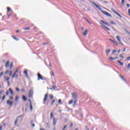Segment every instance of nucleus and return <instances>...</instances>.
Instances as JSON below:
<instances>
[{
	"mask_svg": "<svg viewBox=\"0 0 130 130\" xmlns=\"http://www.w3.org/2000/svg\"><path fill=\"white\" fill-rule=\"evenodd\" d=\"M0 130H3V126H0Z\"/></svg>",
	"mask_w": 130,
	"mask_h": 130,
	"instance_id": "13d9d810",
	"label": "nucleus"
},
{
	"mask_svg": "<svg viewBox=\"0 0 130 130\" xmlns=\"http://www.w3.org/2000/svg\"><path fill=\"white\" fill-rule=\"evenodd\" d=\"M24 74L26 76V77L28 78V71L27 70H24Z\"/></svg>",
	"mask_w": 130,
	"mask_h": 130,
	"instance_id": "4468645a",
	"label": "nucleus"
},
{
	"mask_svg": "<svg viewBox=\"0 0 130 130\" xmlns=\"http://www.w3.org/2000/svg\"><path fill=\"white\" fill-rule=\"evenodd\" d=\"M109 40H110V41L111 42H112L113 43L114 42V41L113 40L111 39H110Z\"/></svg>",
	"mask_w": 130,
	"mask_h": 130,
	"instance_id": "ea45409f",
	"label": "nucleus"
},
{
	"mask_svg": "<svg viewBox=\"0 0 130 130\" xmlns=\"http://www.w3.org/2000/svg\"><path fill=\"white\" fill-rule=\"evenodd\" d=\"M5 99H6V95H5V94H4L3 95V96L2 97V101H4V100H5Z\"/></svg>",
	"mask_w": 130,
	"mask_h": 130,
	"instance_id": "bb28decb",
	"label": "nucleus"
},
{
	"mask_svg": "<svg viewBox=\"0 0 130 130\" xmlns=\"http://www.w3.org/2000/svg\"><path fill=\"white\" fill-rule=\"evenodd\" d=\"M120 78H121V79H124V78H123V77L122 76H121V75H120Z\"/></svg>",
	"mask_w": 130,
	"mask_h": 130,
	"instance_id": "e2e57ef3",
	"label": "nucleus"
},
{
	"mask_svg": "<svg viewBox=\"0 0 130 130\" xmlns=\"http://www.w3.org/2000/svg\"><path fill=\"white\" fill-rule=\"evenodd\" d=\"M7 103L8 105H10V106H12V105H13V101L9 100H7Z\"/></svg>",
	"mask_w": 130,
	"mask_h": 130,
	"instance_id": "9d476101",
	"label": "nucleus"
},
{
	"mask_svg": "<svg viewBox=\"0 0 130 130\" xmlns=\"http://www.w3.org/2000/svg\"><path fill=\"white\" fill-rule=\"evenodd\" d=\"M113 43V44H115V45H118V44H117V42L114 41Z\"/></svg>",
	"mask_w": 130,
	"mask_h": 130,
	"instance_id": "2f4dec72",
	"label": "nucleus"
},
{
	"mask_svg": "<svg viewBox=\"0 0 130 130\" xmlns=\"http://www.w3.org/2000/svg\"><path fill=\"white\" fill-rule=\"evenodd\" d=\"M16 91H17V92H19V91H20V89H19V88H18V87H17V88H16Z\"/></svg>",
	"mask_w": 130,
	"mask_h": 130,
	"instance_id": "a18cd8bd",
	"label": "nucleus"
},
{
	"mask_svg": "<svg viewBox=\"0 0 130 130\" xmlns=\"http://www.w3.org/2000/svg\"><path fill=\"white\" fill-rule=\"evenodd\" d=\"M40 80H43L42 76L40 74H38V81H40Z\"/></svg>",
	"mask_w": 130,
	"mask_h": 130,
	"instance_id": "1a4fd4ad",
	"label": "nucleus"
},
{
	"mask_svg": "<svg viewBox=\"0 0 130 130\" xmlns=\"http://www.w3.org/2000/svg\"><path fill=\"white\" fill-rule=\"evenodd\" d=\"M61 102H62V101H61V99H59V100H58V103H59V104H60V103H61Z\"/></svg>",
	"mask_w": 130,
	"mask_h": 130,
	"instance_id": "f704fd0d",
	"label": "nucleus"
},
{
	"mask_svg": "<svg viewBox=\"0 0 130 130\" xmlns=\"http://www.w3.org/2000/svg\"><path fill=\"white\" fill-rule=\"evenodd\" d=\"M13 66H14V65H13V62H11V64H10V69H12L13 68Z\"/></svg>",
	"mask_w": 130,
	"mask_h": 130,
	"instance_id": "4be33fe9",
	"label": "nucleus"
},
{
	"mask_svg": "<svg viewBox=\"0 0 130 130\" xmlns=\"http://www.w3.org/2000/svg\"><path fill=\"white\" fill-rule=\"evenodd\" d=\"M102 14H103L104 15H105L106 16H107L108 17H110V18H111L112 17V15H111V14H110L109 13L105 11H102Z\"/></svg>",
	"mask_w": 130,
	"mask_h": 130,
	"instance_id": "f257e3e1",
	"label": "nucleus"
},
{
	"mask_svg": "<svg viewBox=\"0 0 130 130\" xmlns=\"http://www.w3.org/2000/svg\"><path fill=\"white\" fill-rule=\"evenodd\" d=\"M14 77H15V78H18V74H15Z\"/></svg>",
	"mask_w": 130,
	"mask_h": 130,
	"instance_id": "bf43d9fd",
	"label": "nucleus"
},
{
	"mask_svg": "<svg viewBox=\"0 0 130 130\" xmlns=\"http://www.w3.org/2000/svg\"><path fill=\"white\" fill-rule=\"evenodd\" d=\"M5 79H6V82H10V77H8L7 76L4 77Z\"/></svg>",
	"mask_w": 130,
	"mask_h": 130,
	"instance_id": "f3484780",
	"label": "nucleus"
},
{
	"mask_svg": "<svg viewBox=\"0 0 130 130\" xmlns=\"http://www.w3.org/2000/svg\"><path fill=\"white\" fill-rule=\"evenodd\" d=\"M101 24H102V25H106V26H109V24H108V23L106 22V21H104V20H101Z\"/></svg>",
	"mask_w": 130,
	"mask_h": 130,
	"instance_id": "6e6552de",
	"label": "nucleus"
},
{
	"mask_svg": "<svg viewBox=\"0 0 130 130\" xmlns=\"http://www.w3.org/2000/svg\"><path fill=\"white\" fill-rule=\"evenodd\" d=\"M110 51H111V50L110 49H108L106 50V53H107V54L110 53Z\"/></svg>",
	"mask_w": 130,
	"mask_h": 130,
	"instance_id": "5701e85b",
	"label": "nucleus"
},
{
	"mask_svg": "<svg viewBox=\"0 0 130 130\" xmlns=\"http://www.w3.org/2000/svg\"><path fill=\"white\" fill-rule=\"evenodd\" d=\"M77 102H78V100L74 101V105H77Z\"/></svg>",
	"mask_w": 130,
	"mask_h": 130,
	"instance_id": "c756f323",
	"label": "nucleus"
},
{
	"mask_svg": "<svg viewBox=\"0 0 130 130\" xmlns=\"http://www.w3.org/2000/svg\"><path fill=\"white\" fill-rule=\"evenodd\" d=\"M29 101L30 111H33V106H32V103H31V100H29Z\"/></svg>",
	"mask_w": 130,
	"mask_h": 130,
	"instance_id": "9b49d317",
	"label": "nucleus"
},
{
	"mask_svg": "<svg viewBox=\"0 0 130 130\" xmlns=\"http://www.w3.org/2000/svg\"><path fill=\"white\" fill-rule=\"evenodd\" d=\"M72 98H73V99H78V94H77V93H76V92H73L72 93Z\"/></svg>",
	"mask_w": 130,
	"mask_h": 130,
	"instance_id": "39448f33",
	"label": "nucleus"
},
{
	"mask_svg": "<svg viewBox=\"0 0 130 130\" xmlns=\"http://www.w3.org/2000/svg\"><path fill=\"white\" fill-rule=\"evenodd\" d=\"M111 23L112 24V25H116V24L113 21H111Z\"/></svg>",
	"mask_w": 130,
	"mask_h": 130,
	"instance_id": "de8ad7c7",
	"label": "nucleus"
},
{
	"mask_svg": "<svg viewBox=\"0 0 130 130\" xmlns=\"http://www.w3.org/2000/svg\"><path fill=\"white\" fill-rule=\"evenodd\" d=\"M47 98H48V94L47 93L45 95L44 101H43V104H45V101L47 100Z\"/></svg>",
	"mask_w": 130,
	"mask_h": 130,
	"instance_id": "423d86ee",
	"label": "nucleus"
},
{
	"mask_svg": "<svg viewBox=\"0 0 130 130\" xmlns=\"http://www.w3.org/2000/svg\"><path fill=\"white\" fill-rule=\"evenodd\" d=\"M18 119H16L15 120V122H14V124H15V125H16L17 123H18Z\"/></svg>",
	"mask_w": 130,
	"mask_h": 130,
	"instance_id": "a878e982",
	"label": "nucleus"
},
{
	"mask_svg": "<svg viewBox=\"0 0 130 130\" xmlns=\"http://www.w3.org/2000/svg\"><path fill=\"white\" fill-rule=\"evenodd\" d=\"M119 56L121 58H122V59H124V57H123V56H122V55L120 54Z\"/></svg>",
	"mask_w": 130,
	"mask_h": 130,
	"instance_id": "c85d7f7f",
	"label": "nucleus"
},
{
	"mask_svg": "<svg viewBox=\"0 0 130 130\" xmlns=\"http://www.w3.org/2000/svg\"><path fill=\"white\" fill-rule=\"evenodd\" d=\"M85 129H86V130H89V127L86 126H85Z\"/></svg>",
	"mask_w": 130,
	"mask_h": 130,
	"instance_id": "37998d69",
	"label": "nucleus"
},
{
	"mask_svg": "<svg viewBox=\"0 0 130 130\" xmlns=\"http://www.w3.org/2000/svg\"><path fill=\"white\" fill-rule=\"evenodd\" d=\"M116 39L118 40V41L119 42H120V43L122 45H123V44H122V43H121V41L120 40V38L119 37V36H116Z\"/></svg>",
	"mask_w": 130,
	"mask_h": 130,
	"instance_id": "f8f14e48",
	"label": "nucleus"
},
{
	"mask_svg": "<svg viewBox=\"0 0 130 130\" xmlns=\"http://www.w3.org/2000/svg\"><path fill=\"white\" fill-rule=\"evenodd\" d=\"M119 52H120V49H119V50H118V53H119Z\"/></svg>",
	"mask_w": 130,
	"mask_h": 130,
	"instance_id": "69168bd1",
	"label": "nucleus"
},
{
	"mask_svg": "<svg viewBox=\"0 0 130 130\" xmlns=\"http://www.w3.org/2000/svg\"><path fill=\"white\" fill-rule=\"evenodd\" d=\"M40 130H46L45 129H43V128H40Z\"/></svg>",
	"mask_w": 130,
	"mask_h": 130,
	"instance_id": "338daca9",
	"label": "nucleus"
},
{
	"mask_svg": "<svg viewBox=\"0 0 130 130\" xmlns=\"http://www.w3.org/2000/svg\"><path fill=\"white\" fill-rule=\"evenodd\" d=\"M128 13L129 16H130V9L128 10Z\"/></svg>",
	"mask_w": 130,
	"mask_h": 130,
	"instance_id": "603ef678",
	"label": "nucleus"
},
{
	"mask_svg": "<svg viewBox=\"0 0 130 130\" xmlns=\"http://www.w3.org/2000/svg\"><path fill=\"white\" fill-rule=\"evenodd\" d=\"M116 52V50H114L113 51H112V53L113 54H114V53H115Z\"/></svg>",
	"mask_w": 130,
	"mask_h": 130,
	"instance_id": "58836bf2",
	"label": "nucleus"
},
{
	"mask_svg": "<svg viewBox=\"0 0 130 130\" xmlns=\"http://www.w3.org/2000/svg\"><path fill=\"white\" fill-rule=\"evenodd\" d=\"M110 59H111L112 60H114V58H113L112 57H110Z\"/></svg>",
	"mask_w": 130,
	"mask_h": 130,
	"instance_id": "c03bdc74",
	"label": "nucleus"
},
{
	"mask_svg": "<svg viewBox=\"0 0 130 130\" xmlns=\"http://www.w3.org/2000/svg\"><path fill=\"white\" fill-rule=\"evenodd\" d=\"M22 99L24 101H26V100H27V98H26V96L25 95L22 96Z\"/></svg>",
	"mask_w": 130,
	"mask_h": 130,
	"instance_id": "412c9836",
	"label": "nucleus"
},
{
	"mask_svg": "<svg viewBox=\"0 0 130 130\" xmlns=\"http://www.w3.org/2000/svg\"><path fill=\"white\" fill-rule=\"evenodd\" d=\"M31 126H32L33 127H34L35 126V124L33 123L32 125H31Z\"/></svg>",
	"mask_w": 130,
	"mask_h": 130,
	"instance_id": "680f3d73",
	"label": "nucleus"
},
{
	"mask_svg": "<svg viewBox=\"0 0 130 130\" xmlns=\"http://www.w3.org/2000/svg\"><path fill=\"white\" fill-rule=\"evenodd\" d=\"M10 76H13V72L12 71H10Z\"/></svg>",
	"mask_w": 130,
	"mask_h": 130,
	"instance_id": "72a5a7b5",
	"label": "nucleus"
},
{
	"mask_svg": "<svg viewBox=\"0 0 130 130\" xmlns=\"http://www.w3.org/2000/svg\"><path fill=\"white\" fill-rule=\"evenodd\" d=\"M88 29H85L84 32L83 33L84 36H86L88 34Z\"/></svg>",
	"mask_w": 130,
	"mask_h": 130,
	"instance_id": "dca6fc26",
	"label": "nucleus"
},
{
	"mask_svg": "<svg viewBox=\"0 0 130 130\" xmlns=\"http://www.w3.org/2000/svg\"><path fill=\"white\" fill-rule=\"evenodd\" d=\"M129 58H130V56L128 57L127 58V59H129Z\"/></svg>",
	"mask_w": 130,
	"mask_h": 130,
	"instance_id": "774afa93",
	"label": "nucleus"
},
{
	"mask_svg": "<svg viewBox=\"0 0 130 130\" xmlns=\"http://www.w3.org/2000/svg\"><path fill=\"white\" fill-rule=\"evenodd\" d=\"M4 90H2L0 91V95L1 94H2V93H4Z\"/></svg>",
	"mask_w": 130,
	"mask_h": 130,
	"instance_id": "5fc2aeb1",
	"label": "nucleus"
},
{
	"mask_svg": "<svg viewBox=\"0 0 130 130\" xmlns=\"http://www.w3.org/2000/svg\"><path fill=\"white\" fill-rule=\"evenodd\" d=\"M85 20L88 22V23H89V24H90V25L92 24L91 22H90V21H88V20L87 18H85Z\"/></svg>",
	"mask_w": 130,
	"mask_h": 130,
	"instance_id": "4c0bfd02",
	"label": "nucleus"
},
{
	"mask_svg": "<svg viewBox=\"0 0 130 130\" xmlns=\"http://www.w3.org/2000/svg\"><path fill=\"white\" fill-rule=\"evenodd\" d=\"M102 25V28L103 29H105V30H107L108 31H110V28H108L107 26L102 24V23H100Z\"/></svg>",
	"mask_w": 130,
	"mask_h": 130,
	"instance_id": "20e7f679",
	"label": "nucleus"
},
{
	"mask_svg": "<svg viewBox=\"0 0 130 130\" xmlns=\"http://www.w3.org/2000/svg\"><path fill=\"white\" fill-rule=\"evenodd\" d=\"M67 126H67V125H65L64 126L63 128H62V130L66 129V128H67Z\"/></svg>",
	"mask_w": 130,
	"mask_h": 130,
	"instance_id": "473e14b6",
	"label": "nucleus"
},
{
	"mask_svg": "<svg viewBox=\"0 0 130 130\" xmlns=\"http://www.w3.org/2000/svg\"><path fill=\"white\" fill-rule=\"evenodd\" d=\"M111 10L113 13H114V14H115V15H117V16H118V17H119L120 18H122V16H121V15H120V14H119L118 12H116L115 10L112 9Z\"/></svg>",
	"mask_w": 130,
	"mask_h": 130,
	"instance_id": "f03ea898",
	"label": "nucleus"
},
{
	"mask_svg": "<svg viewBox=\"0 0 130 130\" xmlns=\"http://www.w3.org/2000/svg\"><path fill=\"white\" fill-rule=\"evenodd\" d=\"M120 64L121 66H123V63H122V62H120Z\"/></svg>",
	"mask_w": 130,
	"mask_h": 130,
	"instance_id": "864d4df0",
	"label": "nucleus"
},
{
	"mask_svg": "<svg viewBox=\"0 0 130 130\" xmlns=\"http://www.w3.org/2000/svg\"><path fill=\"white\" fill-rule=\"evenodd\" d=\"M10 92H9V91H6V95L7 96H9V94Z\"/></svg>",
	"mask_w": 130,
	"mask_h": 130,
	"instance_id": "09e8293b",
	"label": "nucleus"
},
{
	"mask_svg": "<svg viewBox=\"0 0 130 130\" xmlns=\"http://www.w3.org/2000/svg\"><path fill=\"white\" fill-rule=\"evenodd\" d=\"M126 6H127V7H129V4H127Z\"/></svg>",
	"mask_w": 130,
	"mask_h": 130,
	"instance_id": "0e129e2a",
	"label": "nucleus"
},
{
	"mask_svg": "<svg viewBox=\"0 0 130 130\" xmlns=\"http://www.w3.org/2000/svg\"><path fill=\"white\" fill-rule=\"evenodd\" d=\"M9 90L10 92V93L11 94V95H14V91H13V89H12V88H10L9 89Z\"/></svg>",
	"mask_w": 130,
	"mask_h": 130,
	"instance_id": "2eb2a0df",
	"label": "nucleus"
},
{
	"mask_svg": "<svg viewBox=\"0 0 130 130\" xmlns=\"http://www.w3.org/2000/svg\"><path fill=\"white\" fill-rule=\"evenodd\" d=\"M18 96H16V99H15V101H17L18 100Z\"/></svg>",
	"mask_w": 130,
	"mask_h": 130,
	"instance_id": "052dcab7",
	"label": "nucleus"
},
{
	"mask_svg": "<svg viewBox=\"0 0 130 130\" xmlns=\"http://www.w3.org/2000/svg\"><path fill=\"white\" fill-rule=\"evenodd\" d=\"M10 99L11 100H14V97H13V96H10Z\"/></svg>",
	"mask_w": 130,
	"mask_h": 130,
	"instance_id": "e433bc0d",
	"label": "nucleus"
},
{
	"mask_svg": "<svg viewBox=\"0 0 130 130\" xmlns=\"http://www.w3.org/2000/svg\"><path fill=\"white\" fill-rule=\"evenodd\" d=\"M32 96H33V89H30L29 90L28 97H29V98H31V97H32Z\"/></svg>",
	"mask_w": 130,
	"mask_h": 130,
	"instance_id": "0eeeda50",
	"label": "nucleus"
},
{
	"mask_svg": "<svg viewBox=\"0 0 130 130\" xmlns=\"http://www.w3.org/2000/svg\"><path fill=\"white\" fill-rule=\"evenodd\" d=\"M118 59V57H115L114 58V60H115V59Z\"/></svg>",
	"mask_w": 130,
	"mask_h": 130,
	"instance_id": "3c124183",
	"label": "nucleus"
},
{
	"mask_svg": "<svg viewBox=\"0 0 130 130\" xmlns=\"http://www.w3.org/2000/svg\"><path fill=\"white\" fill-rule=\"evenodd\" d=\"M17 73H18V70H17L14 73L13 75L12 76V78L14 79V78H15V75H16V74H17Z\"/></svg>",
	"mask_w": 130,
	"mask_h": 130,
	"instance_id": "6ab92c4d",
	"label": "nucleus"
},
{
	"mask_svg": "<svg viewBox=\"0 0 130 130\" xmlns=\"http://www.w3.org/2000/svg\"><path fill=\"white\" fill-rule=\"evenodd\" d=\"M54 102H55V101L53 100L52 103L51 104V105H53V103H54Z\"/></svg>",
	"mask_w": 130,
	"mask_h": 130,
	"instance_id": "79ce46f5",
	"label": "nucleus"
},
{
	"mask_svg": "<svg viewBox=\"0 0 130 130\" xmlns=\"http://www.w3.org/2000/svg\"><path fill=\"white\" fill-rule=\"evenodd\" d=\"M56 124V121L55 120V118H53V125H55Z\"/></svg>",
	"mask_w": 130,
	"mask_h": 130,
	"instance_id": "a211bd4d",
	"label": "nucleus"
},
{
	"mask_svg": "<svg viewBox=\"0 0 130 130\" xmlns=\"http://www.w3.org/2000/svg\"><path fill=\"white\" fill-rule=\"evenodd\" d=\"M73 102H74V100L73 99L71 100L69 102V105H71V104H73Z\"/></svg>",
	"mask_w": 130,
	"mask_h": 130,
	"instance_id": "aec40b11",
	"label": "nucleus"
},
{
	"mask_svg": "<svg viewBox=\"0 0 130 130\" xmlns=\"http://www.w3.org/2000/svg\"><path fill=\"white\" fill-rule=\"evenodd\" d=\"M25 31H27L28 30H30L29 27H27L26 28H23Z\"/></svg>",
	"mask_w": 130,
	"mask_h": 130,
	"instance_id": "b1692460",
	"label": "nucleus"
},
{
	"mask_svg": "<svg viewBox=\"0 0 130 130\" xmlns=\"http://www.w3.org/2000/svg\"><path fill=\"white\" fill-rule=\"evenodd\" d=\"M129 68H130V63H129L128 64V65L127 66V70H129Z\"/></svg>",
	"mask_w": 130,
	"mask_h": 130,
	"instance_id": "7c9ffc66",
	"label": "nucleus"
},
{
	"mask_svg": "<svg viewBox=\"0 0 130 130\" xmlns=\"http://www.w3.org/2000/svg\"><path fill=\"white\" fill-rule=\"evenodd\" d=\"M53 90H55V86L54 85L52 86Z\"/></svg>",
	"mask_w": 130,
	"mask_h": 130,
	"instance_id": "8fccbe9b",
	"label": "nucleus"
},
{
	"mask_svg": "<svg viewBox=\"0 0 130 130\" xmlns=\"http://www.w3.org/2000/svg\"><path fill=\"white\" fill-rule=\"evenodd\" d=\"M49 97H50V99H53V95L50 94Z\"/></svg>",
	"mask_w": 130,
	"mask_h": 130,
	"instance_id": "cd10ccee",
	"label": "nucleus"
},
{
	"mask_svg": "<svg viewBox=\"0 0 130 130\" xmlns=\"http://www.w3.org/2000/svg\"><path fill=\"white\" fill-rule=\"evenodd\" d=\"M21 91H22V92H25V89H24V88H22V89H21Z\"/></svg>",
	"mask_w": 130,
	"mask_h": 130,
	"instance_id": "4d7b16f0",
	"label": "nucleus"
},
{
	"mask_svg": "<svg viewBox=\"0 0 130 130\" xmlns=\"http://www.w3.org/2000/svg\"><path fill=\"white\" fill-rule=\"evenodd\" d=\"M7 10H8V12H10V7H8Z\"/></svg>",
	"mask_w": 130,
	"mask_h": 130,
	"instance_id": "6e6d98bb",
	"label": "nucleus"
},
{
	"mask_svg": "<svg viewBox=\"0 0 130 130\" xmlns=\"http://www.w3.org/2000/svg\"><path fill=\"white\" fill-rule=\"evenodd\" d=\"M9 65H10V61L9 60H7L6 61V64H5L6 68H8Z\"/></svg>",
	"mask_w": 130,
	"mask_h": 130,
	"instance_id": "ddd939ff",
	"label": "nucleus"
},
{
	"mask_svg": "<svg viewBox=\"0 0 130 130\" xmlns=\"http://www.w3.org/2000/svg\"><path fill=\"white\" fill-rule=\"evenodd\" d=\"M124 3H125L124 0H121V4L122 5H124Z\"/></svg>",
	"mask_w": 130,
	"mask_h": 130,
	"instance_id": "c9c22d12",
	"label": "nucleus"
},
{
	"mask_svg": "<svg viewBox=\"0 0 130 130\" xmlns=\"http://www.w3.org/2000/svg\"><path fill=\"white\" fill-rule=\"evenodd\" d=\"M4 75V72H2L1 74H0V78H1V77H2V76H3Z\"/></svg>",
	"mask_w": 130,
	"mask_h": 130,
	"instance_id": "49530a36",
	"label": "nucleus"
},
{
	"mask_svg": "<svg viewBox=\"0 0 130 130\" xmlns=\"http://www.w3.org/2000/svg\"><path fill=\"white\" fill-rule=\"evenodd\" d=\"M93 5H94V6H95V7H96V8H97V9H98V10H99L101 12L102 10V9H101V7H100V6H99V5H97L96 3H95L94 2H92Z\"/></svg>",
	"mask_w": 130,
	"mask_h": 130,
	"instance_id": "7ed1b4c3",
	"label": "nucleus"
},
{
	"mask_svg": "<svg viewBox=\"0 0 130 130\" xmlns=\"http://www.w3.org/2000/svg\"><path fill=\"white\" fill-rule=\"evenodd\" d=\"M50 118L52 119L53 118V113L52 112H51L50 113Z\"/></svg>",
	"mask_w": 130,
	"mask_h": 130,
	"instance_id": "393cba45",
	"label": "nucleus"
},
{
	"mask_svg": "<svg viewBox=\"0 0 130 130\" xmlns=\"http://www.w3.org/2000/svg\"><path fill=\"white\" fill-rule=\"evenodd\" d=\"M7 84H8V86H11V83H10V81H8V82H7Z\"/></svg>",
	"mask_w": 130,
	"mask_h": 130,
	"instance_id": "a19ab883",
	"label": "nucleus"
}]
</instances>
